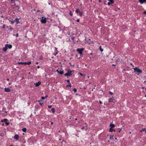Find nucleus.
I'll return each mask as SVG.
<instances>
[{
  "label": "nucleus",
  "instance_id": "f257e3e1",
  "mask_svg": "<svg viewBox=\"0 0 146 146\" xmlns=\"http://www.w3.org/2000/svg\"><path fill=\"white\" fill-rule=\"evenodd\" d=\"M134 70V73L136 74H137V75H139L140 74L142 73V71L141 70H140L139 68L135 67L133 68Z\"/></svg>",
  "mask_w": 146,
  "mask_h": 146
},
{
  "label": "nucleus",
  "instance_id": "f03ea898",
  "mask_svg": "<svg viewBox=\"0 0 146 146\" xmlns=\"http://www.w3.org/2000/svg\"><path fill=\"white\" fill-rule=\"evenodd\" d=\"M84 50V48H78L77 49V51L78 52L80 55V56H82L83 54L82 52Z\"/></svg>",
  "mask_w": 146,
  "mask_h": 146
},
{
  "label": "nucleus",
  "instance_id": "7ed1b4c3",
  "mask_svg": "<svg viewBox=\"0 0 146 146\" xmlns=\"http://www.w3.org/2000/svg\"><path fill=\"white\" fill-rule=\"evenodd\" d=\"M73 70H68L67 72L65 74L64 76H70L72 75V72H73Z\"/></svg>",
  "mask_w": 146,
  "mask_h": 146
},
{
  "label": "nucleus",
  "instance_id": "20e7f679",
  "mask_svg": "<svg viewBox=\"0 0 146 146\" xmlns=\"http://www.w3.org/2000/svg\"><path fill=\"white\" fill-rule=\"evenodd\" d=\"M8 121V119L6 118H5L3 119V120H1V122H5V123L6 125H8L9 124V122H7Z\"/></svg>",
  "mask_w": 146,
  "mask_h": 146
},
{
  "label": "nucleus",
  "instance_id": "39448f33",
  "mask_svg": "<svg viewBox=\"0 0 146 146\" xmlns=\"http://www.w3.org/2000/svg\"><path fill=\"white\" fill-rule=\"evenodd\" d=\"M42 19L41 20V22L42 23H45L46 22V18H44L43 17H42Z\"/></svg>",
  "mask_w": 146,
  "mask_h": 146
},
{
  "label": "nucleus",
  "instance_id": "423d86ee",
  "mask_svg": "<svg viewBox=\"0 0 146 146\" xmlns=\"http://www.w3.org/2000/svg\"><path fill=\"white\" fill-rule=\"evenodd\" d=\"M5 91L6 92H9L11 91V90L10 88H4Z\"/></svg>",
  "mask_w": 146,
  "mask_h": 146
},
{
  "label": "nucleus",
  "instance_id": "0eeeda50",
  "mask_svg": "<svg viewBox=\"0 0 146 146\" xmlns=\"http://www.w3.org/2000/svg\"><path fill=\"white\" fill-rule=\"evenodd\" d=\"M20 18H16L15 19V21L16 22V24H18L19 23H20V22L19 21V19H20Z\"/></svg>",
  "mask_w": 146,
  "mask_h": 146
},
{
  "label": "nucleus",
  "instance_id": "6e6552de",
  "mask_svg": "<svg viewBox=\"0 0 146 146\" xmlns=\"http://www.w3.org/2000/svg\"><path fill=\"white\" fill-rule=\"evenodd\" d=\"M41 82L40 81H38V82L35 83V84L36 86L38 87L41 84Z\"/></svg>",
  "mask_w": 146,
  "mask_h": 146
},
{
  "label": "nucleus",
  "instance_id": "1a4fd4ad",
  "mask_svg": "<svg viewBox=\"0 0 146 146\" xmlns=\"http://www.w3.org/2000/svg\"><path fill=\"white\" fill-rule=\"evenodd\" d=\"M57 72H58V73H59L61 75H62L63 73L64 72L63 71H62L61 70H57Z\"/></svg>",
  "mask_w": 146,
  "mask_h": 146
},
{
  "label": "nucleus",
  "instance_id": "9d476101",
  "mask_svg": "<svg viewBox=\"0 0 146 146\" xmlns=\"http://www.w3.org/2000/svg\"><path fill=\"white\" fill-rule=\"evenodd\" d=\"M19 136L17 134H16L14 136V139H16L17 140H18L19 139Z\"/></svg>",
  "mask_w": 146,
  "mask_h": 146
},
{
  "label": "nucleus",
  "instance_id": "9b49d317",
  "mask_svg": "<svg viewBox=\"0 0 146 146\" xmlns=\"http://www.w3.org/2000/svg\"><path fill=\"white\" fill-rule=\"evenodd\" d=\"M139 2L141 4H142L143 3L146 2V0H139Z\"/></svg>",
  "mask_w": 146,
  "mask_h": 146
},
{
  "label": "nucleus",
  "instance_id": "f8f14e48",
  "mask_svg": "<svg viewBox=\"0 0 146 146\" xmlns=\"http://www.w3.org/2000/svg\"><path fill=\"white\" fill-rule=\"evenodd\" d=\"M6 46H7V48H9V49H11L12 48V46L11 44H6Z\"/></svg>",
  "mask_w": 146,
  "mask_h": 146
},
{
  "label": "nucleus",
  "instance_id": "ddd939ff",
  "mask_svg": "<svg viewBox=\"0 0 146 146\" xmlns=\"http://www.w3.org/2000/svg\"><path fill=\"white\" fill-rule=\"evenodd\" d=\"M7 49L8 48L7 46H6V45L5 44V47L3 48V51L4 52H5L7 51Z\"/></svg>",
  "mask_w": 146,
  "mask_h": 146
},
{
  "label": "nucleus",
  "instance_id": "4468645a",
  "mask_svg": "<svg viewBox=\"0 0 146 146\" xmlns=\"http://www.w3.org/2000/svg\"><path fill=\"white\" fill-rule=\"evenodd\" d=\"M38 102H39L40 105L42 106L43 104V101L42 100H38Z\"/></svg>",
  "mask_w": 146,
  "mask_h": 146
},
{
  "label": "nucleus",
  "instance_id": "2eb2a0df",
  "mask_svg": "<svg viewBox=\"0 0 146 146\" xmlns=\"http://www.w3.org/2000/svg\"><path fill=\"white\" fill-rule=\"evenodd\" d=\"M110 128H113L115 127V125L114 124L111 123L110 124Z\"/></svg>",
  "mask_w": 146,
  "mask_h": 146
},
{
  "label": "nucleus",
  "instance_id": "dca6fc26",
  "mask_svg": "<svg viewBox=\"0 0 146 146\" xmlns=\"http://www.w3.org/2000/svg\"><path fill=\"white\" fill-rule=\"evenodd\" d=\"M109 131L110 132H112L113 131H115V130L113 129L112 128H110L109 129Z\"/></svg>",
  "mask_w": 146,
  "mask_h": 146
},
{
  "label": "nucleus",
  "instance_id": "f3484780",
  "mask_svg": "<svg viewBox=\"0 0 146 146\" xmlns=\"http://www.w3.org/2000/svg\"><path fill=\"white\" fill-rule=\"evenodd\" d=\"M108 101L109 102H113V100L112 98H110L109 99Z\"/></svg>",
  "mask_w": 146,
  "mask_h": 146
},
{
  "label": "nucleus",
  "instance_id": "a211bd4d",
  "mask_svg": "<svg viewBox=\"0 0 146 146\" xmlns=\"http://www.w3.org/2000/svg\"><path fill=\"white\" fill-rule=\"evenodd\" d=\"M99 49L101 52H102L103 51V49L102 48V46H99Z\"/></svg>",
  "mask_w": 146,
  "mask_h": 146
},
{
  "label": "nucleus",
  "instance_id": "6ab92c4d",
  "mask_svg": "<svg viewBox=\"0 0 146 146\" xmlns=\"http://www.w3.org/2000/svg\"><path fill=\"white\" fill-rule=\"evenodd\" d=\"M109 2L111 3V4H113L114 3V1L113 0H108Z\"/></svg>",
  "mask_w": 146,
  "mask_h": 146
},
{
  "label": "nucleus",
  "instance_id": "aec40b11",
  "mask_svg": "<svg viewBox=\"0 0 146 146\" xmlns=\"http://www.w3.org/2000/svg\"><path fill=\"white\" fill-rule=\"evenodd\" d=\"M146 130V129L145 128H142V129L140 130V132H142V131H145Z\"/></svg>",
  "mask_w": 146,
  "mask_h": 146
},
{
  "label": "nucleus",
  "instance_id": "412c9836",
  "mask_svg": "<svg viewBox=\"0 0 146 146\" xmlns=\"http://www.w3.org/2000/svg\"><path fill=\"white\" fill-rule=\"evenodd\" d=\"M27 131V129L26 128H24L22 129V131L25 132Z\"/></svg>",
  "mask_w": 146,
  "mask_h": 146
},
{
  "label": "nucleus",
  "instance_id": "4be33fe9",
  "mask_svg": "<svg viewBox=\"0 0 146 146\" xmlns=\"http://www.w3.org/2000/svg\"><path fill=\"white\" fill-rule=\"evenodd\" d=\"M75 12L76 13H79L80 12V10L78 9H77L76 10Z\"/></svg>",
  "mask_w": 146,
  "mask_h": 146
},
{
  "label": "nucleus",
  "instance_id": "5701e85b",
  "mask_svg": "<svg viewBox=\"0 0 146 146\" xmlns=\"http://www.w3.org/2000/svg\"><path fill=\"white\" fill-rule=\"evenodd\" d=\"M113 135H110V140L113 139Z\"/></svg>",
  "mask_w": 146,
  "mask_h": 146
},
{
  "label": "nucleus",
  "instance_id": "b1692460",
  "mask_svg": "<svg viewBox=\"0 0 146 146\" xmlns=\"http://www.w3.org/2000/svg\"><path fill=\"white\" fill-rule=\"evenodd\" d=\"M51 110L52 113H54L55 112V110L54 108H52L51 109Z\"/></svg>",
  "mask_w": 146,
  "mask_h": 146
},
{
  "label": "nucleus",
  "instance_id": "393cba45",
  "mask_svg": "<svg viewBox=\"0 0 146 146\" xmlns=\"http://www.w3.org/2000/svg\"><path fill=\"white\" fill-rule=\"evenodd\" d=\"M71 38L72 40L73 41V40H74L75 38L73 36H71Z\"/></svg>",
  "mask_w": 146,
  "mask_h": 146
},
{
  "label": "nucleus",
  "instance_id": "a878e982",
  "mask_svg": "<svg viewBox=\"0 0 146 146\" xmlns=\"http://www.w3.org/2000/svg\"><path fill=\"white\" fill-rule=\"evenodd\" d=\"M13 20V19L11 18H9L8 19V20L10 22H11Z\"/></svg>",
  "mask_w": 146,
  "mask_h": 146
},
{
  "label": "nucleus",
  "instance_id": "bb28decb",
  "mask_svg": "<svg viewBox=\"0 0 146 146\" xmlns=\"http://www.w3.org/2000/svg\"><path fill=\"white\" fill-rule=\"evenodd\" d=\"M18 64H21L23 65V62H18Z\"/></svg>",
  "mask_w": 146,
  "mask_h": 146
},
{
  "label": "nucleus",
  "instance_id": "cd10ccee",
  "mask_svg": "<svg viewBox=\"0 0 146 146\" xmlns=\"http://www.w3.org/2000/svg\"><path fill=\"white\" fill-rule=\"evenodd\" d=\"M15 20H13L11 21V24H13L15 23Z\"/></svg>",
  "mask_w": 146,
  "mask_h": 146
},
{
  "label": "nucleus",
  "instance_id": "c85d7f7f",
  "mask_svg": "<svg viewBox=\"0 0 146 146\" xmlns=\"http://www.w3.org/2000/svg\"><path fill=\"white\" fill-rule=\"evenodd\" d=\"M117 60L119 62H121V61H122V60H120V59L119 58H117Z\"/></svg>",
  "mask_w": 146,
  "mask_h": 146
},
{
  "label": "nucleus",
  "instance_id": "c756f323",
  "mask_svg": "<svg viewBox=\"0 0 146 146\" xmlns=\"http://www.w3.org/2000/svg\"><path fill=\"white\" fill-rule=\"evenodd\" d=\"M66 86L67 87H72V85H71V83H70L68 85H67Z\"/></svg>",
  "mask_w": 146,
  "mask_h": 146
},
{
  "label": "nucleus",
  "instance_id": "7c9ffc66",
  "mask_svg": "<svg viewBox=\"0 0 146 146\" xmlns=\"http://www.w3.org/2000/svg\"><path fill=\"white\" fill-rule=\"evenodd\" d=\"M73 91H74V92L76 93V92L77 90L76 88H74L73 89Z\"/></svg>",
  "mask_w": 146,
  "mask_h": 146
},
{
  "label": "nucleus",
  "instance_id": "2f4dec72",
  "mask_svg": "<svg viewBox=\"0 0 146 146\" xmlns=\"http://www.w3.org/2000/svg\"><path fill=\"white\" fill-rule=\"evenodd\" d=\"M78 42V40H73V42L74 43H76V42Z\"/></svg>",
  "mask_w": 146,
  "mask_h": 146
},
{
  "label": "nucleus",
  "instance_id": "473e14b6",
  "mask_svg": "<svg viewBox=\"0 0 146 146\" xmlns=\"http://www.w3.org/2000/svg\"><path fill=\"white\" fill-rule=\"evenodd\" d=\"M31 63V61H29L27 63V64L30 65Z\"/></svg>",
  "mask_w": 146,
  "mask_h": 146
},
{
  "label": "nucleus",
  "instance_id": "72a5a7b5",
  "mask_svg": "<svg viewBox=\"0 0 146 146\" xmlns=\"http://www.w3.org/2000/svg\"><path fill=\"white\" fill-rule=\"evenodd\" d=\"M109 93L111 95H112L113 94V93L111 92V91H109Z\"/></svg>",
  "mask_w": 146,
  "mask_h": 146
},
{
  "label": "nucleus",
  "instance_id": "f704fd0d",
  "mask_svg": "<svg viewBox=\"0 0 146 146\" xmlns=\"http://www.w3.org/2000/svg\"><path fill=\"white\" fill-rule=\"evenodd\" d=\"M69 14L71 15V16H72L73 15L72 14V12L71 11H70L69 12Z\"/></svg>",
  "mask_w": 146,
  "mask_h": 146
},
{
  "label": "nucleus",
  "instance_id": "c9c22d12",
  "mask_svg": "<svg viewBox=\"0 0 146 146\" xmlns=\"http://www.w3.org/2000/svg\"><path fill=\"white\" fill-rule=\"evenodd\" d=\"M79 74L81 76H85L83 74H82L81 73H79Z\"/></svg>",
  "mask_w": 146,
  "mask_h": 146
},
{
  "label": "nucleus",
  "instance_id": "e433bc0d",
  "mask_svg": "<svg viewBox=\"0 0 146 146\" xmlns=\"http://www.w3.org/2000/svg\"><path fill=\"white\" fill-rule=\"evenodd\" d=\"M5 24H4V25H3V27H2L3 28V29H4L5 28Z\"/></svg>",
  "mask_w": 146,
  "mask_h": 146
},
{
  "label": "nucleus",
  "instance_id": "4c0bfd02",
  "mask_svg": "<svg viewBox=\"0 0 146 146\" xmlns=\"http://www.w3.org/2000/svg\"><path fill=\"white\" fill-rule=\"evenodd\" d=\"M52 106L51 105H49L48 106V108H52Z\"/></svg>",
  "mask_w": 146,
  "mask_h": 146
},
{
  "label": "nucleus",
  "instance_id": "58836bf2",
  "mask_svg": "<svg viewBox=\"0 0 146 146\" xmlns=\"http://www.w3.org/2000/svg\"><path fill=\"white\" fill-rule=\"evenodd\" d=\"M80 13V16H82V12H80V13Z\"/></svg>",
  "mask_w": 146,
  "mask_h": 146
},
{
  "label": "nucleus",
  "instance_id": "ea45409f",
  "mask_svg": "<svg viewBox=\"0 0 146 146\" xmlns=\"http://www.w3.org/2000/svg\"><path fill=\"white\" fill-rule=\"evenodd\" d=\"M41 98L42 100H44L45 98L44 97H42Z\"/></svg>",
  "mask_w": 146,
  "mask_h": 146
},
{
  "label": "nucleus",
  "instance_id": "a19ab883",
  "mask_svg": "<svg viewBox=\"0 0 146 146\" xmlns=\"http://www.w3.org/2000/svg\"><path fill=\"white\" fill-rule=\"evenodd\" d=\"M13 28L11 27H10L9 29L10 30L12 31L13 29Z\"/></svg>",
  "mask_w": 146,
  "mask_h": 146
},
{
  "label": "nucleus",
  "instance_id": "79ce46f5",
  "mask_svg": "<svg viewBox=\"0 0 146 146\" xmlns=\"http://www.w3.org/2000/svg\"><path fill=\"white\" fill-rule=\"evenodd\" d=\"M27 64V63L26 62H23V65H26Z\"/></svg>",
  "mask_w": 146,
  "mask_h": 146
},
{
  "label": "nucleus",
  "instance_id": "37998d69",
  "mask_svg": "<svg viewBox=\"0 0 146 146\" xmlns=\"http://www.w3.org/2000/svg\"><path fill=\"white\" fill-rule=\"evenodd\" d=\"M18 36H19V34L18 33H17L15 35V36L16 37H17Z\"/></svg>",
  "mask_w": 146,
  "mask_h": 146
},
{
  "label": "nucleus",
  "instance_id": "c03bdc74",
  "mask_svg": "<svg viewBox=\"0 0 146 146\" xmlns=\"http://www.w3.org/2000/svg\"><path fill=\"white\" fill-rule=\"evenodd\" d=\"M108 5H110L111 4V3H110V2H109L108 3Z\"/></svg>",
  "mask_w": 146,
  "mask_h": 146
},
{
  "label": "nucleus",
  "instance_id": "a18cd8bd",
  "mask_svg": "<svg viewBox=\"0 0 146 146\" xmlns=\"http://www.w3.org/2000/svg\"><path fill=\"white\" fill-rule=\"evenodd\" d=\"M76 21L77 22H79L80 21V19H78L76 20Z\"/></svg>",
  "mask_w": 146,
  "mask_h": 146
},
{
  "label": "nucleus",
  "instance_id": "49530a36",
  "mask_svg": "<svg viewBox=\"0 0 146 146\" xmlns=\"http://www.w3.org/2000/svg\"><path fill=\"white\" fill-rule=\"evenodd\" d=\"M67 82H68V83H70V80H67Z\"/></svg>",
  "mask_w": 146,
  "mask_h": 146
},
{
  "label": "nucleus",
  "instance_id": "de8ad7c7",
  "mask_svg": "<svg viewBox=\"0 0 146 146\" xmlns=\"http://www.w3.org/2000/svg\"><path fill=\"white\" fill-rule=\"evenodd\" d=\"M143 13L144 14H146V11H144Z\"/></svg>",
  "mask_w": 146,
  "mask_h": 146
},
{
  "label": "nucleus",
  "instance_id": "09e8293b",
  "mask_svg": "<svg viewBox=\"0 0 146 146\" xmlns=\"http://www.w3.org/2000/svg\"><path fill=\"white\" fill-rule=\"evenodd\" d=\"M99 103H100V104H102V102L100 100V101H99Z\"/></svg>",
  "mask_w": 146,
  "mask_h": 146
},
{
  "label": "nucleus",
  "instance_id": "8fccbe9b",
  "mask_svg": "<svg viewBox=\"0 0 146 146\" xmlns=\"http://www.w3.org/2000/svg\"><path fill=\"white\" fill-rule=\"evenodd\" d=\"M58 54V52H56L55 54H54L55 56H56V54Z\"/></svg>",
  "mask_w": 146,
  "mask_h": 146
},
{
  "label": "nucleus",
  "instance_id": "3c124183",
  "mask_svg": "<svg viewBox=\"0 0 146 146\" xmlns=\"http://www.w3.org/2000/svg\"><path fill=\"white\" fill-rule=\"evenodd\" d=\"M99 2V3H101V0H98Z\"/></svg>",
  "mask_w": 146,
  "mask_h": 146
},
{
  "label": "nucleus",
  "instance_id": "603ef678",
  "mask_svg": "<svg viewBox=\"0 0 146 146\" xmlns=\"http://www.w3.org/2000/svg\"><path fill=\"white\" fill-rule=\"evenodd\" d=\"M37 68H40V66H37Z\"/></svg>",
  "mask_w": 146,
  "mask_h": 146
},
{
  "label": "nucleus",
  "instance_id": "864d4df0",
  "mask_svg": "<svg viewBox=\"0 0 146 146\" xmlns=\"http://www.w3.org/2000/svg\"><path fill=\"white\" fill-rule=\"evenodd\" d=\"M53 122H51V125H53Z\"/></svg>",
  "mask_w": 146,
  "mask_h": 146
},
{
  "label": "nucleus",
  "instance_id": "5fc2aeb1",
  "mask_svg": "<svg viewBox=\"0 0 146 146\" xmlns=\"http://www.w3.org/2000/svg\"><path fill=\"white\" fill-rule=\"evenodd\" d=\"M7 81H9V78H7Z\"/></svg>",
  "mask_w": 146,
  "mask_h": 146
},
{
  "label": "nucleus",
  "instance_id": "6e6d98bb",
  "mask_svg": "<svg viewBox=\"0 0 146 146\" xmlns=\"http://www.w3.org/2000/svg\"><path fill=\"white\" fill-rule=\"evenodd\" d=\"M48 97V96L47 95H46L45 97V98H46Z\"/></svg>",
  "mask_w": 146,
  "mask_h": 146
},
{
  "label": "nucleus",
  "instance_id": "4d7b16f0",
  "mask_svg": "<svg viewBox=\"0 0 146 146\" xmlns=\"http://www.w3.org/2000/svg\"><path fill=\"white\" fill-rule=\"evenodd\" d=\"M90 54L91 55H92L93 54V53H90Z\"/></svg>",
  "mask_w": 146,
  "mask_h": 146
},
{
  "label": "nucleus",
  "instance_id": "13d9d810",
  "mask_svg": "<svg viewBox=\"0 0 146 146\" xmlns=\"http://www.w3.org/2000/svg\"><path fill=\"white\" fill-rule=\"evenodd\" d=\"M84 128V127H82V129H83Z\"/></svg>",
  "mask_w": 146,
  "mask_h": 146
},
{
  "label": "nucleus",
  "instance_id": "bf43d9fd",
  "mask_svg": "<svg viewBox=\"0 0 146 146\" xmlns=\"http://www.w3.org/2000/svg\"><path fill=\"white\" fill-rule=\"evenodd\" d=\"M124 71H125V69H124L123 70H122V71L123 72Z\"/></svg>",
  "mask_w": 146,
  "mask_h": 146
},
{
  "label": "nucleus",
  "instance_id": "052dcab7",
  "mask_svg": "<svg viewBox=\"0 0 146 146\" xmlns=\"http://www.w3.org/2000/svg\"><path fill=\"white\" fill-rule=\"evenodd\" d=\"M72 118V117L71 116H70V117H69V119H71Z\"/></svg>",
  "mask_w": 146,
  "mask_h": 146
},
{
  "label": "nucleus",
  "instance_id": "680f3d73",
  "mask_svg": "<svg viewBox=\"0 0 146 146\" xmlns=\"http://www.w3.org/2000/svg\"><path fill=\"white\" fill-rule=\"evenodd\" d=\"M112 66H116V65H115L114 64H112Z\"/></svg>",
  "mask_w": 146,
  "mask_h": 146
},
{
  "label": "nucleus",
  "instance_id": "e2e57ef3",
  "mask_svg": "<svg viewBox=\"0 0 146 146\" xmlns=\"http://www.w3.org/2000/svg\"><path fill=\"white\" fill-rule=\"evenodd\" d=\"M40 11L39 10H38L37 11V12H40Z\"/></svg>",
  "mask_w": 146,
  "mask_h": 146
},
{
  "label": "nucleus",
  "instance_id": "0e129e2a",
  "mask_svg": "<svg viewBox=\"0 0 146 146\" xmlns=\"http://www.w3.org/2000/svg\"><path fill=\"white\" fill-rule=\"evenodd\" d=\"M1 17L2 18H3V15H2V16H1Z\"/></svg>",
  "mask_w": 146,
  "mask_h": 146
},
{
  "label": "nucleus",
  "instance_id": "69168bd1",
  "mask_svg": "<svg viewBox=\"0 0 146 146\" xmlns=\"http://www.w3.org/2000/svg\"><path fill=\"white\" fill-rule=\"evenodd\" d=\"M36 64H38V62H36Z\"/></svg>",
  "mask_w": 146,
  "mask_h": 146
},
{
  "label": "nucleus",
  "instance_id": "338daca9",
  "mask_svg": "<svg viewBox=\"0 0 146 146\" xmlns=\"http://www.w3.org/2000/svg\"><path fill=\"white\" fill-rule=\"evenodd\" d=\"M11 83H9V85H11Z\"/></svg>",
  "mask_w": 146,
  "mask_h": 146
},
{
  "label": "nucleus",
  "instance_id": "774afa93",
  "mask_svg": "<svg viewBox=\"0 0 146 146\" xmlns=\"http://www.w3.org/2000/svg\"><path fill=\"white\" fill-rule=\"evenodd\" d=\"M9 146H13L12 145H11Z\"/></svg>",
  "mask_w": 146,
  "mask_h": 146
}]
</instances>
